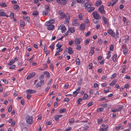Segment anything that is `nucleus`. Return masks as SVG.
I'll return each instance as SVG.
<instances>
[{"label": "nucleus", "mask_w": 131, "mask_h": 131, "mask_svg": "<svg viewBox=\"0 0 131 131\" xmlns=\"http://www.w3.org/2000/svg\"><path fill=\"white\" fill-rule=\"evenodd\" d=\"M32 116H29L27 115L26 116V122L29 124H31L33 123Z\"/></svg>", "instance_id": "nucleus-1"}, {"label": "nucleus", "mask_w": 131, "mask_h": 131, "mask_svg": "<svg viewBox=\"0 0 131 131\" xmlns=\"http://www.w3.org/2000/svg\"><path fill=\"white\" fill-rule=\"evenodd\" d=\"M66 16L65 17V20L64 22L65 24H68L69 23V20L70 18V14L68 13H67L66 14Z\"/></svg>", "instance_id": "nucleus-2"}, {"label": "nucleus", "mask_w": 131, "mask_h": 131, "mask_svg": "<svg viewBox=\"0 0 131 131\" xmlns=\"http://www.w3.org/2000/svg\"><path fill=\"white\" fill-rule=\"evenodd\" d=\"M45 11H43L42 13V14L43 15L46 16L48 14V12H49L50 11V8L49 6L47 5L46 6Z\"/></svg>", "instance_id": "nucleus-3"}, {"label": "nucleus", "mask_w": 131, "mask_h": 131, "mask_svg": "<svg viewBox=\"0 0 131 131\" xmlns=\"http://www.w3.org/2000/svg\"><path fill=\"white\" fill-rule=\"evenodd\" d=\"M92 14L93 17L96 19L99 20L101 18V16L96 11L93 12Z\"/></svg>", "instance_id": "nucleus-4"}, {"label": "nucleus", "mask_w": 131, "mask_h": 131, "mask_svg": "<svg viewBox=\"0 0 131 131\" xmlns=\"http://www.w3.org/2000/svg\"><path fill=\"white\" fill-rule=\"evenodd\" d=\"M98 11L102 14H105V11L104 9V7L103 5L101 6L98 9Z\"/></svg>", "instance_id": "nucleus-5"}, {"label": "nucleus", "mask_w": 131, "mask_h": 131, "mask_svg": "<svg viewBox=\"0 0 131 131\" xmlns=\"http://www.w3.org/2000/svg\"><path fill=\"white\" fill-rule=\"evenodd\" d=\"M58 13L60 16V17L59 18L61 19L64 18L66 16L65 13L62 10L59 11Z\"/></svg>", "instance_id": "nucleus-6"}, {"label": "nucleus", "mask_w": 131, "mask_h": 131, "mask_svg": "<svg viewBox=\"0 0 131 131\" xmlns=\"http://www.w3.org/2000/svg\"><path fill=\"white\" fill-rule=\"evenodd\" d=\"M107 32L109 34L113 37H115V33L112 30L110 29L108 30Z\"/></svg>", "instance_id": "nucleus-7"}, {"label": "nucleus", "mask_w": 131, "mask_h": 131, "mask_svg": "<svg viewBox=\"0 0 131 131\" xmlns=\"http://www.w3.org/2000/svg\"><path fill=\"white\" fill-rule=\"evenodd\" d=\"M58 29H61V32L62 33L64 32L66 30V28L64 25H61L58 28Z\"/></svg>", "instance_id": "nucleus-8"}, {"label": "nucleus", "mask_w": 131, "mask_h": 131, "mask_svg": "<svg viewBox=\"0 0 131 131\" xmlns=\"http://www.w3.org/2000/svg\"><path fill=\"white\" fill-rule=\"evenodd\" d=\"M81 88V87L80 86H79L78 88L73 92V94L74 97H76L77 94L79 93V91Z\"/></svg>", "instance_id": "nucleus-9"}, {"label": "nucleus", "mask_w": 131, "mask_h": 131, "mask_svg": "<svg viewBox=\"0 0 131 131\" xmlns=\"http://www.w3.org/2000/svg\"><path fill=\"white\" fill-rule=\"evenodd\" d=\"M45 25L48 26L47 29L49 30H51L54 28V26L52 24H45Z\"/></svg>", "instance_id": "nucleus-10"}, {"label": "nucleus", "mask_w": 131, "mask_h": 131, "mask_svg": "<svg viewBox=\"0 0 131 131\" xmlns=\"http://www.w3.org/2000/svg\"><path fill=\"white\" fill-rule=\"evenodd\" d=\"M92 6V4L90 3L89 2H87L84 3V7L86 9H89Z\"/></svg>", "instance_id": "nucleus-11"}, {"label": "nucleus", "mask_w": 131, "mask_h": 131, "mask_svg": "<svg viewBox=\"0 0 131 131\" xmlns=\"http://www.w3.org/2000/svg\"><path fill=\"white\" fill-rule=\"evenodd\" d=\"M67 3L66 0H58V3L62 5H65Z\"/></svg>", "instance_id": "nucleus-12"}, {"label": "nucleus", "mask_w": 131, "mask_h": 131, "mask_svg": "<svg viewBox=\"0 0 131 131\" xmlns=\"http://www.w3.org/2000/svg\"><path fill=\"white\" fill-rule=\"evenodd\" d=\"M35 75V72H32L31 74H29L26 78V79L28 80L34 77Z\"/></svg>", "instance_id": "nucleus-13"}, {"label": "nucleus", "mask_w": 131, "mask_h": 131, "mask_svg": "<svg viewBox=\"0 0 131 131\" xmlns=\"http://www.w3.org/2000/svg\"><path fill=\"white\" fill-rule=\"evenodd\" d=\"M123 52L124 54L126 55V54L127 53L128 51V48L127 47H123Z\"/></svg>", "instance_id": "nucleus-14"}, {"label": "nucleus", "mask_w": 131, "mask_h": 131, "mask_svg": "<svg viewBox=\"0 0 131 131\" xmlns=\"http://www.w3.org/2000/svg\"><path fill=\"white\" fill-rule=\"evenodd\" d=\"M44 82V81L43 80H41L40 81L38 82L36 86L37 88L39 87H40L42 85V83H43Z\"/></svg>", "instance_id": "nucleus-15"}, {"label": "nucleus", "mask_w": 131, "mask_h": 131, "mask_svg": "<svg viewBox=\"0 0 131 131\" xmlns=\"http://www.w3.org/2000/svg\"><path fill=\"white\" fill-rule=\"evenodd\" d=\"M26 92L27 93L29 94H33L36 93V91L35 90H33L32 89H28L27 90Z\"/></svg>", "instance_id": "nucleus-16"}, {"label": "nucleus", "mask_w": 131, "mask_h": 131, "mask_svg": "<svg viewBox=\"0 0 131 131\" xmlns=\"http://www.w3.org/2000/svg\"><path fill=\"white\" fill-rule=\"evenodd\" d=\"M80 41L78 38L76 37L75 39V45H78L80 44Z\"/></svg>", "instance_id": "nucleus-17"}, {"label": "nucleus", "mask_w": 131, "mask_h": 131, "mask_svg": "<svg viewBox=\"0 0 131 131\" xmlns=\"http://www.w3.org/2000/svg\"><path fill=\"white\" fill-rule=\"evenodd\" d=\"M80 29L81 30H83L85 28V25L84 23H82L80 26Z\"/></svg>", "instance_id": "nucleus-18"}, {"label": "nucleus", "mask_w": 131, "mask_h": 131, "mask_svg": "<svg viewBox=\"0 0 131 131\" xmlns=\"http://www.w3.org/2000/svg\"><path fill=\"white\" fill-rule=\"evenodd\" d=\"M102 18L104 22V23L105 24H108V22L107 18L104 17V16H102Z\"/></svg>", "instance_id": "nucleus-19"}, {"label": "nucleus", "mask_w": 131, "mask_h": 131, "mask_svg": "<svg viewBox=\"0 0 131 131\" xmlns=\"http://www.w3.org/2000/svg\"><path fill=\"white\" fill-rule=\"evenodd\" d=\"M54 20L53 19H51L49 21H48L46 22V24H52L54 22Z\"/></svg>", "instance_id": "nucleus-20"}, {"label": "nucleus", "mask_w": 131, "mask_h": 131, "mask_svg": "<svg viewBox=\"0 0 131 131\" xmlns=\"http://www.w3.org/2000/svg\"><path fill=\"white\" fill-rule=\"evenodd\" d=\"M68 49V52L70 54H72L73 53V51L72 50L71 48L69 47Z\"/></svg>", "instance_id": "nucleus-21"}, {"label": "nucleus", "mask_w": 131, "mask_h": 131, "mask_svg": "<svg viewBox=\"0 0 131 131\" xmlns=\"http://www.w3.org/2000/svg\"><path fill=\"white\" fill-rule=\"evenodd\" d=\"M102 2L101 1H97L95 3V5L97 6H98L101 5Z\"/></svg>", "instance_id": "nucleus-22"}, {"label": "nucleus", "mask_w": 131, "mask_h": 131, "mask_svg": "<svg viewBox=\"0 0 131 131\" xmlns=\"http://www.w3.org/2000/svg\"><path fill=\"white\" fill-rule=\"evenodd\" d=\"M38 14V12L37 10H35L32 13V15L34 16H37Z\"/></svg>", "instance_id": "nucleus-23"}, {"label": "nucleus", "mask_w": 131, "mask_h": 131, "mask_svg": "<svg viewBox=\"0 0 131 131\" xmlns=\"http://www.w3.org/2000/svg\"><path fill=\"white\" fill-rule=\"evenodd\" d=\"M0 16H5L7 17H8V15L6 14L5 13L3 12H2L0 13Z\"/></svg>", "instance_id": "nucleus-24"}, {"label": "nucleus", "mask_w": 131, "mask_h": 131, "mask_svg": "<svg viewBox=\"0 0 131 131\" xmlns=\"http://www.w3.org/2000/svg\"><path fill=\"white\" fill-rule=\"evenodd\" d=\"M68 31H69V32H71L72 33H73L75 31L74 29L72 28H69Z\"/></svg>", "instance_id": "nucleus-25"}, {"label": "nucleus", "mask_w": 131, "mask_h": 131, "mask_svg": "<svg viewBox=\"0 0 131 131\" xmlns=\"http://www.w3.org/2000/svg\"><path fill=\"white\" fill-rule=\"evenodd\" d=\"M95 8L94 7H91L89 8V9H88V12H91L93 10H94Z\"/></svg>", "instance_id": "nucleus-26"}, {"label": "nucleus", "mask_w": 131, "mask_h": 131, "mask_svg": "<svg viewBox=\"0 0 131 131\" xmlns=\"http://www.w3.org/2000/svg\"><path fill=\"white\" fill-rule=\"evenodd\" d=\"M15 62V60H12V61H10L9 63H8V65L9 66L12 65Z\"/></svg>", "instance_id": "nucleus-27"}, {"label": "nucleus", "mask_w": 131, "mask_h": 131, "mask_svg": "<svg viewBox=\"0 0 131 131\" xmlns=\"http://www.w3.org/2000/svg\"><path fill=\"white\" fill-rule=\"evenodd\" d=\"M13 8L15 10L18 9L19 10V7L17 5H14Z\"/></svg>", "instance_id": "nucleus-28"}, {"label": "nucleus", "mask_w": 131, "mask_h": 131, "mask_svg": "<svg viewBox=\"0 0 131 131\" xmlns=\"http://www.w3.org/2000/svg\"><path fill=\"white\" fill-rule=\"evenodd\" d=\"M23 18L24 20L28 22L29 23V18L28 16H27L26 17H23Z\"/></svg>", "instance_id": "nucleus-29"}, {"label": "nucleus", "mask_w": 131, "mask_h": 131, "mask_svg": "<svg viewBox=\"0 0 131 131\" xmlns=\"http://www.w3.org/2000/svg\"><path fill=\"white\" fill-rule=\"evenodd\" d=\"M83 99L81 98H80L78 100L77 102L78 104L80 105L81 104L80 102Z\"/></svg>", "instance_id": "nucleus-30"}, {"label": "nucleus", "mask_w": 131, "mask_h": 131, "mask_svg": "<svg viewBox=\"0 0 131 131\" xmlns=\"http://www.w3.org/2000/svg\"><path fill=\"white\" fill-rule=\"evenodd\" d=\"M74 118H71L69 119V123L70 124H73L74 122Z\"/></svg>", "instance_id": "nucleus-31"}, {"label": "nucleus", "mask_w": 131, "mask_h": 131, "mask_svg": "<svg viewBox=\"0 0 131 131\" xmlns=\"http://www.w3.org/2000/svg\"><path fill=\"white\" fill-rule=\"evenodd\" d=\"M66 111V110L65 109L63 108L61 110H60L59 112L60 113H61L65 112Z\"/></svg>", "instance_id": "nucleus-32"}, {"label": "nucleus", "mask_w": 131, "mask_h": 131, "mask_svg": "<svg viewBox=\"0 0 131 131\" xmlns=\"http://www.w3.org/2000/svg\"><path fill=\"white\" fill-rule=\"evenodd\" d=\"M20 26L21 27H24L25 26V23L23 21H22L20 22Z\"/></svg>", "instance_id": "nucleus-33"}, {"label": "nucleus", "mask_w": 131, "mask_h": 131, "mask_svg": "<svg viewBox=\"0 0 131 131\" xmlns=\"http://www.w3.org/2000/svg\"><path fill=\"white\" fill-rule=\"evenodd\" d=\"M116 82V81L113 80L112 82H111L110 84V86H113L115 85Z\"/></svg>", "instance_id": "nucleus-34"}, {"label": "nucleus", "mask_w": 131, "mask_h": 131, "mask_svg": "<svg viewBox=\"0 0 131 131\" xmlns=\"http://www.w3.org/2000/svg\"><path fill=\"white\" fill-rule=\"evenodd\" d=\"M92 63H90L88 66V68L89 69H91L93 68L92 67Z\"/></svg>", "instance_id": "nucleus-35"}, {"label": "nucleus", "mask_w": 131, "mask_h": 131, "mask_svg": "<svg viewBox=\"0 0 131 131\" xmlns=\"http://www.w3.org/2000/svg\"><path fill=\"white\" fill-rule=\"evenodd\" d=\"M44 73L46 75L47 77H50V74L47 71H45L44 72Z\"/></svg>", "instance_id": "nucleus-36"}, {"label": "nucleus", "mask_w": 131, "mask_h": 131, "mask_svg": "<svg viewBox=\"0 0 131 131\" xmlns=\"http://www.w3.org/2000/svg\"><path fill=\"white\" fill-rule=\"evenodd\" d=\"M119 35V33L118 32V30H116V36H115V37H114L115 39L118 37Z\"/></svg>", "instance_id": "nucleus-37"}, {"label": "nucleus", "mask_w": 131, "mask_h": 131, "mask_svg": "<svg viewBox=\"0 0 131 131\" xmlns=\"http://www.w3.org/2000/svg\"><path fill=\"white\" fill-rule=\"evenodd\" d=\"M75 61L76 62V64H77L78 65H79L80 64V60L79 58L76 59L75 60Z\"/></svg>", "instance_id": "nucleus-38"}, {"label": "nucleus", "mask_w": 131, "mask_h": 131, "mask_svg": "<svg viewBox=\"0 0 131 131\" xmlns=\"http://www.w3.org/2000/svg\"><path fill=\"white\" fill-rule=\"evenodd\" d=\"M118 1V0H112V1L113 3L112 4V6H113L114 4L116 3Z\"/></svg>", "instance_id": "nucleus-39"}, {"label": "nucleus", "mask_w": 131, "mask_h": 131, "mask_svg": "<svg viewBox=\"0 0 131 131\" xmlns=\"http://www.w3.org/2000/svg\"><path fill=\"white\" fill-rule=\"evenodd\" d=\"M0 5L1 6L4 7H6L7 6V5L5 3H1Z\"/></svg>", "instance_id": "nucleus-40"}, {"label": "nucleus", "mask_w": 131, "mask_h": 131, "mask_svg": "<svg viewBox=\"0 0 131 131\" xmlns=\"http://www.w3.org/2000/svg\"><path fill=\"white\" fill-rule=\"evenodd\" d=\"M103 109L104 108L102 107L99 108L97 109V111L98 112H99L102 111L103 110Z\"/></svg>", "instance_id": "nucleus-41"}, {"label": "nucleus", "mask_w": 131, "mask_h": 131, "mask_svg": "<svg viewBox=\"0 0 131 131\" xmlns=\"http://www.w3.org/2000/svg\"><path fill=\"white\" fill-rule=\"evenodd\" d=\"M123 107L124 106L123 105H121L119 106L117 111L118 112L120 111Z\"/></svg>", "instance_id": "nucleus-42"}, {"label": "nucleus", "mask_w": 131, "mask_h": 131, "mask_svg": "<svg viewBox=\"0 0 131 131\" xmlns=\"http://www.w3.org/2000/svg\"><path fill=\"white\" fill-rule=\"evenodd\" d=\"M90 41V39L89 38H88L85 41V45H88L89 43V41Z\"/></svg>", "instance_id": "nucleus-43"}, {"label": "nucleus", "mask_w": 131, "mask_h": 131, "mask_svg": "<svg viewBox=\"0 0 131 131\" xmlns=\"http://www.w3.org/2000/svg\"><path fill=\"white\" fill-rule=\"evenodd\" d=\"M117 58V55L116 54H115L113 56V60L114 61H115L116 60Z\"/></svg>", "instance_id": "nucleus-44"}, {"label": "nucleus", "mask_w": 131, "mask_h": 131, "mask_svg": "<svg viewBox=\"0 0 131 131\" xmlns=\"http://www.w3.org/2000/svg\"><path fill=\"white\" fill-rule=\"evenodd\" d=\"M88 97V95L86 94H85L83 97V99L85 100Z\"/></svg>", "instance_id": "nucleus-45"}, {"label": "nucleus", "mask_w": 131, "mask_h": 131, "mask_svg": "<svg viewBox=\"0 0 131 131\" xmlns=\"http://www.w3.org/2000/svg\"><path fill=\"white\" fill-rule=\"evenodd\" d=\"M77 47H76V49L78 50H80L81 49V47L80 45H76Z\"/></svg>", "instance_id": "nucleus-46"}, {"label": "nucleus", "mask_w": 131, "mask_h": 131, "mask_svg": "<svg viewBox=\"0 0 131 131\" xmlns=\"http://www.w3.org/2000/svg\"><path fill=\"white\" fill-rule=\"evenodd\" d=\"M12 105H10V106H9V107L8 108V112H10L12 110Z\"/></svg>", "instance_id": "nucleus-47"}, {"label": "nucleus", "mask_w": 131, "mask_h": 131, "mask_svg": "<svg viewBox=\"0 0 131 131\" xmlns=\"http://www.w3.org/2000/svg\"><path fill=\"white\" fill-rule=\"evenodd\" d=\"M78 17L80 20H82L83 19L82 16V14H79L78 15Z\"/></svg>", "instance_id": "nucleus-48"}, {"label": "nucleus", "mask_w": 131, "mask_h": 131, "mask_svg": "<svg viewBox=\"0 0 131 131\" xmlns=\"http://www.w3.org/2000/svg\"><path fill=\"white\" fill-rule=\"evenodd\" d=\"M16 67V65H13L12 66H10L9 67V69H14Z\"/></svg>", "instance_id": "nucleus-49"}, {"label": "nucleus", "mask_w": 131, "mask_h": 131, "mask_svg": "<svg viewBox=\"0 0 131 131\" xmlns=\"http://www.w3.org/2000/svg\"><path fill=\"white\" fill-rule=\"evenodd\" d=\"M72 24L73 26H77L78 25H79V24L77 22H74L73 23H72Z\"/></svg>", "instance_id": "nucleus-50"}, {"label": "nucleus", "mask_w": 131, "mask_h": 131, "mask_svg": "<svg viewBox=\"0 0 131 131\" xmlns=\"http://www.w3.org/2000/svg\"><path fill=\"white\" fill-rule=\"evenodd\" d=\"M93 102H89L87 104V106L88 107H89L92 105H93Z\"/></svg>", "instance_id": "nucleus-51"}, {"label": "nucleus", "mask_w": 131, "mask_h": 131, "mask_svg": "<svg viewBox=\"0 0 131 131\" xmlns=\"http://www.w3.org/2000/svg\"><path fill=\"white\" fill-rule=\"evenodd\" d=\"M10 17L11 18H14V15L13 13L11 12L10 13Z\"/></svg>", "instance_id": "nucleus-52"}, {"label": "nucleus", "mask_w": 131, "mask_h": 131, "mask_svg": "<svg viewBox=\"0 0 131 131\" xmlns=\"http://www.w3.org/2000/svg\"><path fill=\"white\" fill-rule=\"evenodd\" d=\"M94 53V51L92 50H91L89 52V54L91 56Z\"/></svg>", "instance_id": "nucleus-53"}, {"label": "nucleus", "mask_w": 131, "mask_h": 131, "mask_svg": "<svg viewBox=\"0 0 131 131\" xmlns=\"http://www.w3.org/2000/svg\"><path fill=\"white\" fill-rule=\"evenodd\" d=\"M15 124V121H14L12 123L11 126L12 127L14 126Z\"/></svg>", "instance_id": "nucleus-54"}, {"label": "nucleus", "mask_w": 131, "mask_h": 131, "mask_svg": "<svg viewBox=\"0 0 131 131\" xmlns=\"http://www.w3.org/2000/svg\"><path fill=\"white\" fill-rule=\"evenodd\" d=\"M121 127V125L118 126H116L115 127V129L116 130H118Z\"/></svg>", "instance_id": "nucleus-55"}, {"label": "nucleus", "mask_w": 131, "mask_h": 131, "mask_svg": "<svg viewBox=\"0 0 131 131\" xmlns=\"http://www.w3.org/2000/svg\"><path fill=\"white\" fill-rule=\"evenodd\" d=\"M2 81L4 82H5V83L6 84H7L8 83V81L6 79H3Z\"/></svg>", "instance_id": "nucleus-56"}, {"label": "nucleus", "mask_w": 131, "mask_h": 131, "mask_svg": "<svg viewBox=\"0 0 131 131\" xmlns=\"http://www.w3.org/2000/svg\"><path fill=\"white\" fill-rule=\"evenodd\" d=\"M69 85L68 84H66L64 86V88L65 89H67L69 87Z\"/></svg>", "instance_id": "nucleus-57"}, {"label": "nucleus", "mask_w": 131, "mask_h": 131, "mask_svg": "<svg viewBox=\"0 0 131 131\" xmlns=\"http://www.w3.org/2000/svg\"><path fill=\"white\" fill-rule=\"evenodd\" d=\"M103 120L102 119H98L97 120V122L98 123H101L102 122Z\"/></svg>", "instance_id": "nucleus-58"}, {"label": "nucleus", "mask_w": 131, "mask_h": 131, "mask_svg": "<svg viewBox=\"0 0 131 131\" xmlns=\"http://www.w3.org/2000/svg\"><path fill=\"white\" fill-rule=\"evenodd\" d=\"M46 124L47 125H50L52 124L51 122H46Z\"/></svg>", "instance_id": "nucleus-59"}, {"label": "nucleus", "mask_w": 131, "mask_h": 131, "mask_svg": "<svg viewBox=\"0 0 131 131\" xmlns=\"http://www.w3.org/2000/svg\"><path fill=\"white\" fill-rule=\"evenodd\" d=\"M116 73H114L113 74L112 76L111 79H113L116 76Z\"/></svg>", "instance_id": "nucleus-60"}, {"label": "nucleus", "mask_w": 131, "mask_h": 131, "mask_svg": "<svg viewBox=\"0 0 131 131\" xmlns=\"http://www.w3.org/2000/svg\"><path fill=\"white\" fill-rule=\"evenodd\" d=\"M93 89H91L90 91V93L91 94H93Z\"/></svg>", "instance_id": "nucleus-61"}, {"label": "nucleus", "mask_w": 131, "mask_h": 131, "mask_svg": "<svg viewBox=\"0 0 131 131\" xmlns=\"http://www.w3.org/2000/svg\"><path fill=\"white\" fill-rule=\"evenodd\" d=\"M24 100L23 99H22L20 101V103L22 105H24Z\"/></svg>", "instance_id": "nucleus-62"}, {"label": "nucleus", "mask_w": 131, "mask_h": 131, "mask_svg": "<svg viewBox=\"0 0 131 131\" xmlns=\"http://www.w3.org/2000/svg\"><path fill=\"white\" fill-rule=\"evenodd\" d=\"M64 101L65 102H68L69 101V100L68 98L66 97L64 99Z\"/></svg>", "instance_id": "nucleus-63"}, {"label": "nucleus", "mask_w": 131, "mask_h": 131, "mask_svg": "<svg viewBox=\"0 0 131 131\" xmlns=\"http://www.w3.org/2000/svg\"><path fill=\"white\" fill-rule=\"evenodd\" d=\"M76 3V1L72 2L71 5V6L72 7L73 6H74V5Z\"/></svg>", "instance_id": "nucleus-64"}]
</instances>
